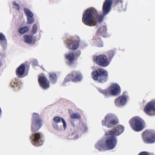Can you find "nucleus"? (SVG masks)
I'll list each match as a JSON object with an SVG mask.
<instances>
[{
	"mask_svg": "<svg viewBox=\"0 0 155 155\" xmlns=\"http://www.w3.org/2000/svg\"><path fill=\"white\" fill-rule=\"evenodd\" d=\"M80 129L82 132H85L87 130V127L84 124H82L80 126Z\"/></svg>",
	"mask_w": 155,
	"mask_h": 155,
	"instance_id": "obj_36",
	"label": "nucleus"
},
{
	"mask_svg": "<svg viewBox=\"0 0 155 155\" xmlns=\"http://www.w3.org/2000/svg\"><path fill=\"white\" fill-rule=\"evenodd\" d=\"M73 135V134H70L69 136H72V135Z\"/></svg>",
	"mask_w": 155,
	"mask_h": 155,
	"instance_id": "obj_40",
	"label": "nucleus"
},
{
	"mask_svg": "<svg viewBox=\"0 0 155 155\" xmlns=\"http://www.w3.org/2000/svg\"><path fill=\"white\" fill-rule=\"evenodd\" d=\"M98 14L97 10L91 7L85 10L83 14L82 21L85 25L89 26H95L96 23L94 20V16Z\"/></svg>",
	"mask_w": 155,
	"mask_h": 155,
	"instance_id": "obj_1",
	"label": "nucleus"
},
{
	"mask_svg": "<svg viewBox=\"0 0 155 155\" xmlns=\"http://www.w3.org/2000/svg\"><path fill=\"white\" fill-rule=\"evenodd\" d=\"M106 15H104L103 13L102 14H101L98 15L97 17V21L99 23L102 22L103 20L104 16Z\"/></svg>",
	"mask_w": 155,
	"mask_h": 155,
	"instance_id": "obj_29",
	"label": "nucleus"
},
{
	"mask_svg": "<svg viewBox=\"0 0 155 155\" xmlns=\"http://www.w3.org/2000/svg\"><path fill=\"white\" fill-rule=\"evenodd\" d=\"M124 130V127L121 125H119L117 127L116 129L114 130L108 131L107 134L108 135H115L118 136L122 134Z\"/></svg>",
	"mask_w": 155,
	"mask_h": 155,
	"instance_id": "obj_18",
	"label": "nucleus"
},
{
	"mask_svg": "<svg viewBox=\"0 0 155 155\" xmlns=\"http://www.w3.org/2000/svg\"><path fill=\"white\" fill-rule=\"evenodd\" d=\"M25 67V64H22L17 69L16 74L17 76L19 77H21L24 73Z\"/></svg>",
	"mask_w": 155,
	"mask_h": 155,
	"instance_id": "obj_19",
	"label": "nucleus"
},
{
	"mask_svg": "<svg viewBox=\"0 0 155 155\" xmlns=\"http://www.w3.org/2000/svg\"><path fill=\"white\" fill-rule=\"evenodd\" d=\"M82 78V75L80 72L74 71L67 76L65 78L64 82L66 83L71 81L74 82L79 81H81Z\"/></svg>",
	"mask_w": 155,
	"mask_h": 155,
	"instance_id": "obj_12",
	"label": "nucleus"
},
{
	"mask_svg": "<svg viewBox=\"0 0 155 155\" xmlns=\"http://www.w3.org/2000/svg\"><path fill=\"white\" fill-rule=\"evenodd\" d=\"M107 31V28L105 26L99 28L96 32V37L98 38L100 36H102V34L105 33Z\"/></svg>",
	"mask_w": 155,
	"mask_h": 155,
	"instance_id": "obj_20",
	"label": "nucleus"
},
{
	"mask_svg": "<svg viewBox=\"0 0 155 155\" xmlns=\"http://www.w3.org/2000/svg\"><path fill=\"white\" fill-rule=\"evenodd\" d=\"M143 141L146 143H153L155 142V133L146 130L142 133Z\"/></svg>",
	"mask_w": 155,
	"mask_h": 155,
	"instance_id": "obj_11",
	"label": "nucleus"
},
{
	"mask_svg": "<svg viewBox=\"0 0 155 155\" xmlns=\"http://www.w3.org/2000/svg\"><path fill=\"white\" fill-rule=\"evenodd\" d=\"M24 11L25 13L27 16L28 17H33V14L28 8H25L24 9Z\"/></svg>",
	"mask_w": 155,
	"mask_h": 155,
	"instance_id": "obj_27",
	"label": "nucleus"
},
{
	"mask_svg": "<svg viewBox=\"0 0 155 155\" xmlns=\"http://www.w3.org/2000/svg\"><path fill=\"white\" fill-rule=\"evenodd\" d=\"M80 41V39L78 37H70L67 40L66 43L69 49L74 50L78 48Z\"/></svg>",
	"mask_w": 155,
	"mask_h": 155,
	"instance_id": "obj_13",
	"label": "nucleus"
},
{
	"mask_svg": "<svg viewBox=\"0 0 155 155\" xmlns=\"http://www.w3.org/2000/svg\"><path fill=\"white\" fill-rule=\"evenodd\" d=\"M11 85L12 87H15L17 85V81L15 79L12 80L11 83Z\"/></svg>",
	"mask_w": 155,
	"mask_h": 155,
	"instance_id": "obj_33",
	"label": "nucleus"
},
{
	"mask_svg": "<svg viewBox=\"0 0 155 155\" xmlns=\"http://www.w3.org/2000/svg\"><path fill=\"white\" fill-rule=\"evenodd\" d=\"M91 76L93 80L102 83L107 81L108 72L104 68H98L92 72Z\"/></svg>",
	"mask_w": 155,
	"mask_h": 155,
	"instance_id": "obj_2",
	"label": "nucleus"
},
{
	"mask_svg": "<svg viewBox=\"0 0 155 155\" xmlns=\"http://www.w3.org/2000/svg\"><path fill=\"white\" fill-rule=\"evenodd\" d=\"M43 120L39 114L34 113L33 114L32 120L31 130L32 132L37 131L42 127Z\"/></svg>",
	"mask_w": 155,
	"mask_h": 155,
	"instance_id": "obj_6",
	"label": "nucleus"
},
{
	"mask_svg": "<svg viewBox=\"0 0 155 155\" xmlns=\"http://www.w3.org/2000/svg\"><path fill=\"white\" fill-rule=\"evenodd\" d=\"M0 44H1L2 45L1 42H0Z\"/></svg>",
	"mask_w": 155,
	"mask_h": 155,
	"instance_id": "obj_41",
	"label": "nucleus"
},
{
	"mask_svg": "<svg viewBox=\"0 0 155 155\" xmlns=\"http://www.w3.org/2000/svg\"><path fill=\"white\" fill-rule=\"evenodd\" d=\"M38 82L40 86L44 90H46L50 87L49 82L45 76H41L39 77Z\"/></svg>",
	"mask_w": 155,
	"mask_h": 155,
	"instance_id": "obj_17",
	"label": "nucleus"
},
{
	"mask_svg": "<svg viewBox=\"0 0 155 155\" xmlns=\"http://www.w3.org/2000/svg\"><path fill=\"white\" fill-rule=\"evenodd\" d=\"M118 121L115 116L112 114H108L105 117L104 120L102 121L103 125L108 128H111L117 125Z\"/></svg>",
	"mask_w": 155,
	"mask_h": 155,
	"instance_id": "obj_8",
	"label": "nucleus"
},
{
	"mask_svg": "<svg viewBox=\"0 0 155 155\" xmlns=\"http://www.w3.org/2000/svg\"><path fill=\"white\" fill-rule=\"evenodd\" d=\"M143 111L148 115H154L153 112H155V102L150 101L147 103L144 107Z\"/></svg>",
	"mask_w": 155,
	"mask_h": 155,
	"instance_id": "obj_16",
	"label": "nucleus"
},
{
	"mask_svg": "<svg viewBox=\"0 0 155 155\" xmlns=\"http://www.w3.org/2000/svg\"><path fill=\"white\" fill-rule=\"evenodd\" d=\"M107 132L105 134L107 139L105 141V144L107 148L110 150L114 149L117 145V136L115 135H108Z\"/></svg>",
	"mask_w": 155,
	"mask_h": 155,
	"instance_id": "obj_9",
	"label": "nucleus"
},
{
	"mask_svg": "<svg viewBox=\"0 0 155 155\" xmlns=\"http://www.w3.org/2000/svg\"><path fill=\"white\" fill-rule=\"evenodd\" d=\"M24 40L25 42L28 44H31L32 42V36H29L28 35H24Z\"/></svg>",
	"mask_w": 155,
	"mask_h": 155,
	"instance_id": "obj_23",
	"label": "nucleus"
},
{
	"mask_svg": "<svg viewBox=\"0 0 155 155\" xmlns=\"http://www.w3.org/2000/svg\"><path fill=\"white\" fill-rule=\"evenodd\" d=\"M129 123L132 128L136 132L143 130L145 125L144 121L138 117L132 118L129 120Z\"/></svg>",
	"mask_w": 155,
	"mask_h": 155,
	"instance_id": "obj_3",
	"label": "nucleus"
},
{
	"mask_svg": "<svg viewBox=\"0 0 155 155\" xmlns=\"http://www.w3.org/2000/svg\"><path fill=\"white\" fill-rule=\"evenodd\" d=\"M70 117L72 119H79L81 118V115L78 113H73L70 116Z\"/></svg>",
	"mask_w": 155,
	"mask_h": 155,
	"instance_id": "obj_28",
	"label": "nucleus"
},
{
	"mask_svg": "<svg viewBox=\"0 0 155 155\" xmlns=\"http://www.w3.org/2000/svg\"><path fill=\"white\" fill-rule=\"evenodd\" d=\"M37 30V24H35L33 25L31 32L33 34L36 33Z\"/></svg>",
	"mask_w": 155,
	"mask_h": 155,
	"instance_id": "obj_30",
	"label": "nucleus"
},
{
	"mask_svg": "<svg viewBox=\"0 0 155 155\" xmlns=\"http://www.w3.org/2000/svg\"><path fill=\"white\" fill-rule=\"evenodd\" d=\"M99 91L106 96L108 97L111 95L117 96L120 94L121 89L118 84H114L110 86L109 89L101 90Z\"/></svg>",
	"mask_w": 155,
	"mask_h": 155,
	"instance_id": "obj_4",
	"label": "nucleus"
},
{
	"mask_svg": "<svg viewBox=\"0 0 155 155\" xmlns=\"http://www.w3.org/2000/svg\"><path fill=\"white\" fill-rule=\"evenodd\" d=\"M0 41H6V39L5 35L0 32Z\"/></svg>",
	"mask_w": 155,
	"mask_h": 155,
	"instance_id": "obj_32",
	"label": "nucleus"
},
{
	"mask_svg": "<svg viewBox=\"0 0 155 155\" xmlns=\"http://www.w3.org/2000/svg\"><path fill=\"white\" fill-rule=\"evenodd\" d=\"M138 155H154L153 153L147 152L144 151L140 153Z\"/></svg>",
	"mask_w": 155,
	"mask_h": 155,
	"instance_id": "obj_37",
	"label": "nucleus"
},
{
	"mask_svg": "<svg viewBox=\"0 0 155 155\" xmlns=\"http://www.w3.org/2000/svg\"><path fill=\"white\" fill-rule=\"evenodd\" d=\"M54 122L56 123H58L61 122V121L63 123V127L65 129L67 127L66 123L64 120L61 117H55L54 119Z\"/></svg>",
	"mask_w": 155,
	"mask_h": 155,
	"instance_id": "obj_22",
	"label": "nucleus"
},
{
	"mask_svg": "<svg viewBox=\"0 0 155 155\" xmlns=\"http://www.w3.org/2000/svg\"><path fill=\"white\" fill-rule=\"evenodd\" d=\"M13 8L18 11L20 10V7L17 4L16 2L15 1H14L13 2Z\"/></svg>",
	"mask_w": 155,
	"mask_h": 155,
	"instance_id": "obj_34",
	"label": "nucleus"
},
{
	"mask_svg": "<svg viewBox=\"0 0 155 155\" xmlns=\"http://www.w3.org/2000/svg\"><path fill=\"white\" fill-rule=\"evenodd\" d=\"M114 55V51L112 50H110L107 53V59H109L110 62L111 59Z\"/></svg>",
	"mask_w": 155,
	"mask_h": 155,
	"instance_id": "obj_26",
	"label": "nucleus"
},
{
	"mask_svg": "<svg viewBox=\"0 0 155 155\" xmlns=\"http://www.w3.org/2000/svg\"><path fill=\"white\" fill-rule=\"evenodd\" d=\"M49 79L52 83H55L57 81V77L56 74L54 73L49 74Z\"/></svg>",
	"mask_w": 155,
	"mask_h": 155,
	"instance_id": "obj_24",
	"label": "nucleus"
},
{
	"mask_svg": "<svg viewBox=\"0 0 155 155\" xmlns=\"http://www.w3.org/2000/svg\"><path fill=\"white\" fill-rule=\"evenodd\" d=\"M27 23L28 24H32L34 21V20L33 17H28L27 18Z\"/></svg>",
	"mask_w": 155,
	"mask_h": 155,
	"instance_id": "obj_35",
	"label": "nucleus"
},
{
	"mask_svg": "<svg viewBox=\"0 0 155 155\" xmlns=\"http://www.w3.org/2000/svg\"><path fill=\"white\" fill-rule=\"evenodd\" d=\"M30 139L32 144L35 147L42 145L45 141L44 135L41 132L32 134L30 137Z\"/></svg>",
	"mask_w": 155,
	"mask_h": 155,
	"instance_id": "obj_7",
	"label": "nucleus"
},
{
	"mask_svg": "<svg viewBox=\"0 0 155 155\" xmlns=\"http://www.w3.org/2000/svg\"><path fill=\"white\" fill-rule=\"evenodd\" d=\"M29 30V28L28 26H26L21 27L18 29V32L21 34H24L27 32Z\"/></svg>",
	"mask_w": 155,
	"mask_h": 155,
	"instance_id": "obj_25",
	"label": "nucleus"
},
{
	"mask_svg": "<svg viewBox=\"0 0 155 155\" xmlns=\"http://www.w3.org/2000/svg\"><path fill=\"white\" fill-rule=\"evenodd\" d=\"M95 148L100 151L103 150H106L107 148L105 143L104 144L101 141H99L96 144L95 146Z\"/></svg>",
	"mask_w": 155,
	"mask_h": 155,
	"instance_id": "obj_21",
	"label": "nucleus"
},
{
	"mask_svg": "<svg viewBox=\"0 0 155 155\" xmlns=\"http://www.w3.org/2000/svg\"><path fill=\"white\" fill-rule=\"evenodd\" d=\"M2 62L1 61H0V67L1 66H2Z\"/></svg>",
	"mask_w": 155,
	"mask_h": 155,
	"instance_id": "obj_39",
	"label": "nucleus"
},
{
	"mask_svg": "<svg viewBox=\"0 0 155 155\" xmlns=\"http://www.w3.org/2000/svg\"><path fill=\"white\" fill-rule=\"evenodd\" d=\"M93 60L98 65L104 67H107L110 63L109 59L104 54L97 56L94 58Z\"/></svg>",
	"mask_w": 155,
	"mask_h": 155,
	"instance_id": "obj_10",
	"label": "nucleus"
},
{
	"mask_svg": "<svg viewBox=\"0 0 155 155\" xmlns=\"http://www.w3.org/2000/svg\"><path fill=\"white\" fill-rule=\"evenodd\" d=\"M127 94L126 92H124L121 95L117 97L114 101L115 105L117 107L124 105L127 102L128 97Z\"/></svg>",
	"mask_w": 155,
	"mask_h": 155,
	"instance_id": "obj_14",
	"label": "nucleus"
},
{
	"mask_svg": "<svg viewBox=\"0 0 155 155\" xmlns=\"http://www.w3.org/2000/svg\"><path fill=\"white\" fill-rule=\"evenodd\" d=\"M97 45L98 47H101L103 46V43L99 38L97 40Z\"/></svg>",
	"mask_w": 155,
	"mask_h": 155,
	"instance_id": "obj_31",
	"label": "nucleus"
},
{
	"mask_svg": "<svg viewBox=\"0 0 155 155\" xmlns=\"http://www.w3.org/2000/svg\"><path fill=\"white\" fill-rule=\"evenodd\" d=\"M81 54L80 51L77 50L74 52H72L71 53L65 54V57L68 61V64L71 65L74 64L75 58L78 57Z\"/></svg>",
	"mask_w": 155,
	"mask_h": 155,
	"instance_id": "obj_15",
	"label": "nucleus"
},
{
	"mask_svg": "<svg viewBox=\"0 0 155 155\" xmlns=\"http://www.w3.org/2000/svg\"><path fill=\"white\" fill-rule=\"evenodd\" d=\"M114 6L122 5V0H106L103 5L102 12L104 15L108 14L111 10L112 4Z\"/></svg>",
	"mask_w": 155,
	"mask_h": 155,
	"instance_id": "obj_5",
	"label": "nucleus"
},
{
	"mask_svg": "<svg viewBox=\"0 0 155 155\" xmlns=\"http://www.w3.org/2000/svg\"><path fill=\"white\" fill-rule=\"evenodd\" d=\"M57 123H53L52 124V125L54 128L55 129H58V124H57Z\"/></svg>",
	"mask_w": 155,
	"mask_h": 155,
	"instance_id": "obj_38",
	"label": "nucleus"
}]
</instances>
